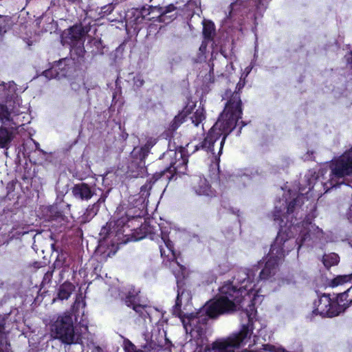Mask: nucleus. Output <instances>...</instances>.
Here are the masks:
<instances>
[{
  "instance_id": "dca6fc26",
  "label": "nucleus",
  "mask_w": 352,
  "mask_h": 352,
  "mask_svg": "<svg viewBox=\"0 0 352 352\" xmlns=\"http://www.w3.org/2000/svg\"><path fill=\"white\" fill-rule=\"evenodd\" d=\"M155 144V140H149L147 143L143 146L140 148H135L133 154L135 155L138 153H140V160H143L146 156L147 155L148 151L150 148H151L154 144Z\"/></svg>"
},
{
  "instance_id": "412c9836",
  "label": "nucleus",
  "mask_w": 352,
  "mask_h": 352,
  "mask_svg": "<svg viewBox=\"0 0 352 352\" xmlns=\"http://www.w3.org/2000/svg\"><path fill=\"white\" fill-rule=\"evenodd\" d=\"M10 120V112L8 111V109L3 106L0 105V120L3 123H6V122Z\"/></svg>"
},
{
  "instance_id": "39448f33",
  "label": "nucleus",
  "mask_w": 352,
  "mask_h": 352,
  "mask_svg": "<svg viewBox=\"0 0 352 352\" xmlns=\"http://www.w3.org/2000/svg\"><path fill=\"white\" fill-rule=\"evenodd\" d=\"M51 334L67 344L78 343L81 340L80 333L74 327L72 316L67 314L57 318L52 327Z\"/></svg>"
},
{
  "instance_id": "7c9ffc66",
  "label": "nucleus",
  "mask_w": 352,
  "mask_h": 352,
  "mask_svg": "<svg viewBox=\"0 0 352 352\" xmlns=\"http://www.w3.org/2000/svg\"><path fill=\"white\" fill-rule=\"evenodd\" d=\"M203 45L200 47V50H202V48H203Z\"/></svg>"
},
{
  "instance_id": "cd10ccee",
  "label": "nucleus",
  "mask_w": 352,
  "mask_h": 352,
  "mask_svg": "<svg viewBox=\"0 0 352 352\" xmlns=\"http://www.w3.org/2000/svg\"><path fill=\"white\" fill-rule=\"evenodd\" d=\"M138 308H139V307H138V306H134V307H133V309H134L136 311H138Z\"/></svg>"
},
{
  "instance_id": "bb28decb",
  "label": "nucleus",
  "mask_w": 352,
  "mask_h": 352,
  "mask_svg": "<svg viewBox=\"0 0 352 352\" xmlns=\"http://www.w3.org/2000/svg\"><path fill=\"white\" fill-rule=\"evenodd\" d=\"M349 219L352 221V206H351V208H350V212H349Z\"/></svg>"
},
{
  "instance_id": "6e6552de",
  "label": "nucleus",
  "mask_w": 352,
  "mask_h": 352,
  "mask_svg": "<svg viewBox=\"0 0 352 352\" xmlns=\"http://www.w3.org/2000/svg\"><path fill=\"white\" fill-rule=\"evenodd\" d=\"M162 239L164 241L166 250L161 248L160 252L162 256H166L170 260V267L172 269L177 282L185 276L186 268L180 265L175 260V255L173 251V245L169 240H166L164 236Z\"/></svg>"
},
{
  "instance_id": "4468645a",
  "label": "nucleus",
  "mask_w": 352,
  "mask_h": 352,
  "mask_svg": "<svg viewBox=\"0 0 352 352\" xmlns=\"http://www.w3.org/2000/svg\"><path fill=\"white\" fill-rule=\"evenodd\" d=\"M14 138L12 129L0 128V148H8Z\"/></svg>"
},
{
  "instance_id": "2eb2a0df",
  "label": "nucleus",
  "mask_w": 352,
  "mask_h": 352,
  "mask_svg": "<svg viewBox=\"0 0 352 352\" xmlns=\"http://www.w3.org/2000/svg\"><path fill=\"white\" fill-rule=\"evenodd\" d=\"M75 287L70 283H65L60 286L58 296L60 300H67L69 298Z\"/></svg>"
},
{
  "instance_id": "423d86ee",
  "label": "nucleus",
  "mask_w": 352,
  "mask_h": 352,
  "mask_svg": "<svg viewBox=\"0 0 352 352\" xmlns=\"http://www.w3.org/2000/svg\"><path fill=\"white\" fill-rule=\"evenodd\" d=\"M346 297V293L341 294L338 298L337 302L332 301L329 295L324 294L318 300L314 302L313 313L322 317H333L343 311L346 307L340 302Z\"/></svg>"
},
{
  "instance_id": "b1692460",
  "label": "nucleus",
  "mask_w": 352,
  "mask_h": 352,
  "mask_svg": "<svg viewBox=\"0 0 352 352\" xmlns=\"http://www.w3.org/2000/svg\"><path fill=\"white\" fill-rule=\"evenodd\" d=\"M144 79L140 75H138V76H135L134 78H133L134 85L138 87H140L142 86L143 84H144Z\"/></svg>"
},
{
  "instance_id": "c756f323",
  "label": "nucleus",
  "mask_w": 352,
  "mask_h": 352,
  "mask_svg": "<svg viewBox=\"0 0 352 352\" xmlns=\"http://www.w3.org/2000/svg\"><path fill=\"white\" fill-rule=\"evenodd\" d=\"M72 1H73L74 2H76H76H79V1H80V0H72Z\"/></svg>"
},
{
  "instance_id": "2f4dec72",
  "label": "nucleus",
  "mask_w": 352,
  "mask_h": 352,
  "mask_svg": "<svg viewBox=\"0 0 352 352\" xmlns=\"http://www.w3.org/2000/svg\"><path fill=\"white\" fill-rule=\"evenodd\" d=\"M54 244H52V249H54Z\"/></svg>"
},
{
  "instance_id": "393cba45",
  "label": "nucleus",
  "mask_w": 352,
  "mask_h": 352,
  "mask_svg": "<svg viewBox=\"0 0 352 352\" xmlns=\"http://www.w3.org/2000/svg\"><path fill=\"white\" fill-rule=\"evenodd\" d=\"M156 346H157L156 343L153 340H151L150 342L146 341V344L144 345V348L145 349H148V350H150V349L155 350L156 349Z\"/></svg>"
},
{
  "instance_id": "0eeeda50",
  "label": "nucleus",
  "mask_w": 352,
  "mask_h": 352,
  "mask_svg": "<svg viewBox=\"0 0 352 352\" xmlns=\"http://www.w3.org/2000/svg\"><path fill=\"white\" fill-rule=\"evenodd\" d=\"M187 116H189L195 126H198L205 118L204 107L201 104L197 107L194 102H189L182 111L175 117L171 124L172 129L175 130Z\"/></svg>"
},
{
  "instance_id": "f8f14e48",
  "label": "nucleus",
  "mask_w": 352,
  "mask_h": 352,
  "mask_svg": "<svg viewBox=\"0 0 352 352\" xmlns=\"http://www.w3.org/2000/svg\"><path fill=\"white\" fill-rule=\"evenodd\" d=\"M66 65V60L63 59L60 60L56 65L53 66L51 69L43 72V75L47 78H61L66 76V72L63 71L64 67Z\"/></svg>"
},
{
  "instance_id": "1a4fd4ad",
  "label": "nucleus",
  "mask_w": 352,
  "mask_h": 352,
  "mask_svg": "<svg viewBox=\"0 0 352 352\" xmlns=\"http://www.w3.org/2000/svg\"><path fill=\"white\" fill-rule=\"evenodd\" d=\"M164 157L176 158L175 162L170 163V166L175 173L182 174L186 172L188 159L182 151H169L164 154Z\"/></svg>"
},
{
  "instance_id": "a211bd4d",
  "label": "nucleus",
  "mask_w": 352,
  "mask_h": 352,
  "mask_svg": "<svg viewBox=\"0 0 352 352\" xmlns=\"http://www.w3.org/2000/svg\"><path fill=\"white\" fill-rule=\"evenodd\" d=\"M339 262V256L336 253L325 254L323 256V263L327 267H330L338 264Z\"/></svg>"
},
{
  "instance_id": "4be33fe9",
  "label": "nucleus",
  "mask_w": 352,
  "mask_h": 352,
  "mask_svg": "<svg viewBox=\"0 0 352 352\" xmlns=\"http://www.w3.org/2000/svg\"><path fill=\"white\" fill-rule=\"evenodd\" d=\"M125 352H142L140 349H137L136 346L129 340H124L123 344Z\"/></svg>"
},
{
  "instance_id": "f257e3e1",
  "label": "nucleus",
  "mask_w": 352,
  "mask_h": 352,
  "mask_svg": "<svg viewBox=\"0 0 352 352\" xmlns=\"http://www.w3.org/2000/svg\"><path fill=\"white\" fill-rule=\"evenodd\" d=\"M255 273L253 269H244L238 272L232 282L224 283L219 289L216 298L208 302L195 314H183L180 309L187 306L191 300L190 293L179 287L175 304V312L178 311L184 327L192 338L203 342L205 325L209 318L220 314L242 310L248 318V322L241 331L226 340L213 342L211 348L206 352H234V350L248 344L254 330L257 331L255 336H262L267 327L266 321L256 318L255 305L261 302L263 296L258 294L255 283ZM199 344V342L197 341Z\"/></svg>"
},
{
  "instance_id": "9b49d317",
  "label": "nucleus",
  "mask_w": 352,
  "mask_h": 352,
  "mask_svg": "<svg viewBox=\"0 0 352 352\" xmlns=\"http://www.w3.org/2000/svg\"><path fill=\"white\" fill-rule=\"evenodd\" d=\"M74 196L81 200H89L94 194L93 190L85 183L76 184L72 188Z\"/></svg>"
},
{
  "instance_id": "ddd939ff",
  "label": "nucleus",
  "mask_w": 352,
  "mask_h": 352,
  "mask_svg": "<svg viewBox=\"0 0 352 352\" xmlns=\"http://www.w3.org/2000/svg\"><path fill=\"white\" fill-rule=\"evenodd\" d=\"M176 8L174 5L170 4L161 8V14L159 16L160 22L168 23L177 16Z\"/></svg>"
},
{
  "instance_id": "f03ea898",
  "label": "nucleus",
  "mask_w": 352,
  "mask_h": 352,
  "mask_svg": "<svg viewBox=\"0 0 352 352\" xmlns=\"http://www.w3.org/2000/svg\"><path fill=\"white\" fill-rule=\"evenodd\" d=\"M283 198V202L279 201L275 206L274 221L280 220V229L260 272L261 279H270L274 276L278 261L296 246L299 250L305 241L320 239L323 234L322 230L311 222L307 221L299 224L293 221L295 205L302 199V195H296V192L289 189Z\"/></svg>"
},
{
  "instance_id": "20e7f679",
  "label": "nucleus",
  "mask_w": 352,
  "mask_h": 352,
  "mask_svg": "<svg viewBox=\"0 0 352 352\" xmlns=\"http://www.w3.org/2000/svg\"><path fill=\"white\" fill-rule=\"evenodd\" d=\"M331 174L328 184L324 185L329 189L344 183V178L352 175V148L342 155L334 158L330 164Z\"/></svg>"
},
{
  "instance_id": "6ab92c4d",
  "label": "nucleus",
  "mask_w": 352,
  "mask_h": 352,
  "mask_svg": "<svg viewBox=\"0 0 352 352\" xmlns=\"http://www.w3.org/2000/svg\"><path fill=\"white\" fill-rule=\"evenodd\" d=\"M214 33V25L211 21H203V34L205 38H211Z\"/></svg>"
},
{
  "instance_id": "a878e982",
  "label": "nucleus",
  "mask_w": 352,
  "mask_h": 352,
  "mask_svg": "<svg viewBox=\"0 0 352 352\" xmlns=\"http://www.w3.org/2000/svg\"><path fill=\"white\" fill-rule=\"evenodd\" d=\"M345 58L348 65L352 69V51L345 55Z\"/></svg>"
},
{
  "instance_id": "7ed1b4c3",
  "label": "nucleus",
  "mask_w": 352,
  "mask_h": 352,
  "mask_svg": "<svg viewBox=\"0 0 352 352\" xmlns=\"http://www.w3.org/2000/svg\"><path fill=\"white\" fill-rule=\"evenodd\" d=\"M242 108L240 97L234 95L227 102L218 120L209 131L200 148L213 155H219L228 135L234 129L237 121L241 118ZM196 146V150L199 147Z\"/></svg>"
},
{
  "instance_id": "c85d7f7f",
  "label": "nucleus",
  "mask_w": 352,
  "mask_h": 352,
  "mask_svg": "<svg viewBox=\"0 0 352 352\" xmlns=\"http://www.w3.org/2000/svg\"><path fill=\"white\" fill-rule=\"evenodd\" d=\"M10 88H12V90H14V85H10Z\"/></svg>"
},
{
  "instance_id": "f3484780",
  "label": "nucleus",
  "mask_w": 352,
  "mask_h": 352,
  "mask_svg": "<svg viewBox=\"0 0 352 352\" xmlns=\"http://www.w3.org/2000/svg\"><path fill=\"white\" fill-rule=\"evenodd\" d=\"M68 36L70 38L71 41L69 44L71 45H75L76 41H78L81 39L82 36V32L80 28L78 27H73L69 30Z\"/></svg>"
},
{
  "instance_id": "9d476101",
  "label": "nucleus",
  "mask_w": 352,
  "mask_h": 352,
  "mask_svg": "<svg viewBox=\"0 0 352 352\" xmlns=\"http://www.w3.org/2000/svg\"><path fill=\"white\" fill-rule=\"evenodd\" d=\"M192 189L197 195L208 197L214 195V190L206 178L195 176L192 179Z\"/></svg>"
},
{
  "instance_id": "5701e85b",
  "label": "nucleus",
  "mask_w": 352,
  "mask_h": 352,
  "mask_svg": "<svg viewBox=\"0 0 352 352\" xmlns=\"http://www.w3.org/2000/svg\"><path fill=\"white\" fill-rule=\"evenodd\" d=\"M252 67H253V65H250L249 67H247L244 69V71H243V72L242 74V76L241 77L240 81H239V82L237 85V87L239 88V89L242 88L244 86V85H245L244 80L242 81V77H243L244 78H246L248 76V74L250 73V72L252 71Z\"/></svg>"
},
{
  "instance_id": "aec40b11",
  "label": "nucleus",
  "mask_w": 352,
  "mask_h": 352,
  "mask_svg": "<svg viewBox=\"0 0 352 352\" xmlns=\"http://www.w3.org/2000/svg\"><path fill=\"white\" fill-rule=\"evenodd\" d=\"M351 281H352V274L348 275H340L332 280L331 285L332 287H336Z\"/></svg>"
}]
</instances>
